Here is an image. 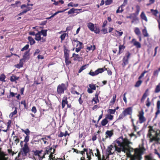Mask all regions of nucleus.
Listing matches in <instances>:
<instances>
[{"mask_svg": "<svg viewBox=\"0 0 160 160\" xmlns=\"http://www.w3.org/2000/svg\"><path fill=\"white\" fill-rule=\"evenodd\" d=\"M149 129L148 135L150 138V142L154 141L157 142L160 141V131H155L152 128V127H149Z\"/></svg>", "mask_w": 160, "mask_h": 160, "instance_id": "nucleus-1", "label": "nucleus"}, {"mask_svg": "<svg viewBox=\"0 0 160 160\" xmlns=\"http://www.w3.org/2000/svg\"><path fill=\"white\" fill-rule=\"evenodd\" d=\"M74 149V152L77 153H80L83 157H82L81 158V160H85L86 157L88 159L86 160H90L91 155L93 154L92 151L91 150L89 149L88 150L87 149H84V151H79L77 149Z\"/></svg>", "mask_w": 160, "mask_h": 160, "instance_id": "nucleus-2", "label": "nucleus"}, {"mask_svg": "<svg viewBox=\"0 0 160 160\" xmlns=\"http://www.w3.org/2000/svg\"><path fill=\"white\" fill-rule=\"evenodd\" d=\"M47 30H42L40 32H38L35 35V39L38 41H39L41 40L42 42L45 41V39L43 38H41V35H42L43 36L46 37L47 35Z\"/></svg>", "mask_w": 160, "mask_h": 160, "instance_id": "nucleus-3", "label": "nucleus"}, {"mask_svg": "<svg viewBox=\"0 0 160 160\" xmlns=\"http://www.w3.org/2000/svg\"><path fill=\"white\" fill-rule=\"evenodd\" d=\"M87 27L91 31L94 32L95 33L98 34L100 32L99 28L96 25L91 23L89 22L87 24Z\"/></svg>", "mask_w": 160, "mask_h": 160, "instance_id": "nucleus-4", "label": "nucleus"}, {"mask_svg": "<svg viewBox=\"0 0 160 160\" xmlns=\"http://www.w3.org/2000/svg\"><path fill=\"white\" fill-rule=\"evenodd\" d=\"M72 43L73 46H76L75 51L77 52H79L82 48V43L78 41L77 39H74L72 41Z\"/></svg>", "mask_w": 160, "mask_h": 160, "instance_id": "nucleus-5", "label": "nucleus"}, {"mask_svg": "<svg viewBox=\"0 0 160 160\" xmlns=\"http://www.w3.org/2000/svg\"><path fill=\"white\" fill-rule=\"evenodd\" d=\"M67 85L64 83L60 84L57 87V92L58 94H61L64 93L67 88Z\"/></svg>", "mask_w": 160, "mask_h": 160, "instance_id": "nucleus-6", "label": "nucleus"}, {"mask_svg": "<svg viewBox=\"0 0 160 160\" xmlns=\"http://www.w3.org/2000/svg\"><path fill=\"white\" fill-rule=\"evenodd\" d=\"M131 53L129 52H127L122 59L123 63L122 65L123 67H124L128 63V60L130 57Z\"/></svg>", "mask_w": 160, "mask_h": 160, "instance_id": "nucleus-7", "label": "nucleus"}, {"mask_svg": "<svg viewBox=\"0 0 160 160\" xmlns=\"http://www.w3.org/2000/svg\"><path fill=\"white\" fill-rule=\"evenodd\" d=\"M53 150V152L55 150L54 149H52V148H50L49 150H46L47 152L45 153L44 155H46L47 154L48 155H49L48 157H49V159H50V160H62L61 158H55V157H53V155L52 153V151Z\"/></svg>", "mask_w": 160, "mask_h": 160, "instance_id": "nucleus-8", "label": "nucleus"}, {"mask_svg": "<svg viewBox=\"0 0 160 160\" xmlns=\"http://www.w3.org/2000/svg\"><path fill=\"white\" fill-rule=\"evenodd\" d=\"M21 151L24 156L27 155V154L29 152V148L28 144H25L21 149Z\"/></svg>", "mask_w": 160, "mask_h": 160, "instance_id": "nucleus-9", "label": "nucleus"}, {"mask_svg": "<svg viewBox=\"0 0 160 160\" xmlns=\"http://www.w3.org/2000/svg\"><path fill=\"white\" fill-rule=\"evenodd\" d=\"M144 112L142 110L139 112V115L138 116L140 123H142L146 121V119L144 116Z\"/></svg>", "mask_w": 160, "mask_h": 160, "instance_id": "nucleus-10", "label": "nucleus"}, {"mask_svg": "<svg viewBox=\"0 0 160 160\" xmlns=\"http://www.w3.org/2000/svg\"><path fill=\"white\" fill-rule=\"evenodd\" d=\"M132 113V108L131 107L125 109L123 112L122 114L124 116L127 115H131Z\"/></svg>", "mask_w": 160, "mask_h": 160, "instance_id": "nucleus-11", "label": "nucleus"}, {"mask_svg": "<svg viewBox=\"0 0 160 160\" xmlns=\"http://www.w3.org/2000/svg\"><path fill=\"white\" fill-rule=\"evenodd\" d=\"M29 50L26 51L23 56V58L22 60L25 61L26 60H28L29 58Z\"/></svg>", "mask_w": 160, "mask_h": 160, "instance_id": "nucleus-12", "label": "nucleus"}, {"mask_svg": "<svg viewBox=\"0 0 160 160\" xmlns=\"http://www.w3.org/2000/svg\"><path fill=\"white\" fill-rule=\"evenodd\" d=\"M157 111L155 113V118L157 117V116L160 113V101H158L157 103Z\"/></svg>", "mask_w": 160, "mask_h": 160, "instance_id": "nucleus-13", "label": "nucleus"}, {"mask_svg": "<svg viewBox=\"0 0 160 160\" xmlns=\"http://www.w3.org/2000/svg\"><path fill=\"white\" fill-rule=\"evenodd\" d=\"M68 101H67V98L66 97H64L63 98L62 103V108H64L65 105L68 104Z\"/></svg>", "mask_w": 160, "mask_h": 160, "instance_id": "nucleus-14", "label": "nucleus"}, {"mask_svg": "<svg viewBox=\"0 0 160 160\" xmlns=\"http://www.w3.org/2000/svg\"><path fill=\"white\" fill-rule=\"evenodd\" d=\"M133 42L134 45L137 48H139L141 47V44L138 42L136 41L135 39H133L132 41Z\"/></svg>", "mask_w": 160, "mask_h": 160, "instance_id": "nucleus-15", "label": "nucleus"}, {"mask_svg": "<svg viewBox=\"0 0 160 160\" xmlns=\"http://www.w3.org/2000/svg\"><path fill=\"white\" fill-rule=\"evenodd\" d=\"M95 155L98 157V160H106V159H104L103 158V155L102 156V159H101V155L99 150L98 149L95 151Z\"/></svg>", "mask_w": 160, "mask_h": 160, "instance_id": "nucleus-16", "label": "nucleus"}, {"mask_svg": "<svg viewBox=\"0 0 160 160\" xmlns=\"http://www.w3.org/2000/svg\"><path fill=\"white\" fill-rule=\"evenodd\" d=\"M141 18L143 20H144L146 22H147L148 21V20L144 12H142L140 15Z\"/></svg>", "mask_w": 160, "mask_h": 160, "instance_id": "nucleus-17", "label": "nucleus"}, {"mask_svg": "<svg viewBox=\"0 0 160 160\" xmlns=\"http://www.w3.org/2000/svg\"><path fill=\"white\" fill-rule=\"evenodd\" d=\"M5 154L4 152L2 151L1 148H0V159L3 160H7L5 157Z\"/></svg>", "mask_w": 160, "mask_h": 160, "instance_id": "nucleus-18", "label": "nucleus"}, {"mask_svg": "<svg viewBox=\"0 0 160 160\" xmlns=\"http://www.w3.org/2000/svg\"><path fill=\"white\" fill-rule=\"evenodd\" d=\"M131 19L132 20V23H137L138 22V18L137 17L135 16V14H134V15L132 16Z\"/></svg>", "mask_w": 160, "mask_h": 160, "instance_id": "nucleus-19", "label": "nucleus"}, {"mask_svg": "<svg viewBox=\"0 0 160 160\" xmlns=\"http://www.w3.org/2000/svg\"><path fill=\"white\" fill-rule=\"evenodd\" d=\"M148 89H147L146 90L145 92L143 94L141 99V102H143L144 100L145 99L147 96L148 95Z\"/></svg>", "mask_w": 160, "mask_h": 160, "instance_id": "nucleus-20", "label": "nucleus"}, {"mask_svg": "<svg viewBox=\"0 0 160 160\" xmlns=\"http://www.w3.org/2000/svg\"><path fill=\"white\" fill-rule=\"evenodd\" d=\"M116 95L115 94L113 95L112 97V99L111 100V101H110L109 103V106H112L113 105L115 102L116 101Z\"/></svg>", "mask_w": 160, "mask_h": 160, "instance_id": "nucleus-21", "label": "nucleus"}, {"mask_svg": "<svg viewBox=\"0 0 160 160\" xmlns=\"http://www.w3.org/2000/svg\"><path fill=\"white\" fill-rule=\"evenodd\" d=\"M21 4V2L20 1H17L15 3L11 4V6L13 8H15L18 7Z\"/></svg>", "mask_w": 160, "mask_h": 160, "instance_id": "nucleus-22", "label": "nucleus"}, {"mask_svg": "<svg viewBox=\"0 0 160 160\" xmlns=\"http://www.w3.org/2000/svg\"><path fill=\"white\" fill-rule=\"evenodd\" d=\"M32 8H31L27 7H26V9L23 10L22 12L19 13V15H21L23 14L26 13L28 11L30 10Z\"/></svg>", "mask_w": 160, "mask_h": 160, "instance_id": "nucleus-23", "label": "nucleus"}, {"mask_svg": "<svg viewBox=\"0 0 160 160\" xmlns=\"http://www.w3.org/2000/svg\"><path fill=\"white\" fill-rule=\"evenodd\" d=\"M134 32L135 34L138 36H140L141 35V32L139 28L138 27L135 28Z\"/></svg>", "mask_w": 160, "mask_h": 160, "instance_id": "nucleus-24", "label": "nucleus"}, {"mask_svg": "<svg viewBox=\"0 0 160 160\" xmlns=\"http://www.w3.org/2000/svg\"><path fill=\"white\" fill-rule=\"evenodd\" d=\"M81 9H75L74 8H72L68 12V14H71L72 13H74L76 11L81 10Z\"/></svg>", "mask_w": 160, "mask_h": 160, "instance_id": "nucleus-25", "label": "nucleus"}, {"mask_svg": "<svg viewBox=\"0 0 160 160\" xmlns=\"http://www.w3.org/2000/svg\"><path fill=\"white\" fill-rule=\"evenodd\" d=\"M142 32L143 35L144 37H148L149 36V35L148 33V32L146 27H144V29L142 30Z\"/></svg>", "mask_w": 160, "mask_h": 160, "instance_id": "nucleus-26", "label": "nucleus"}, {"mask_svg": "<svg viewBox=\"0 0 160 160\" xmlns=\"http://www.w3.org/2000/svg\"><path fill=\"white\" fill-rule=\"evenodd\" d=\"M19 77L14 75H12L10 77V80L11 82H13L18 79Z\"/></svg>", "mask_w": 160, "mask_h": 160, "instance_id": "nucleus-27", "label": "nucleus"}, {"mask_svg": "<svg viewBox=\"0 0 160 160\" xmlns=\"http://www.w3.org/2000/svg\"><path fill=\"white\" fill-rule=\"evenodd\" d=\"M154 92L156 93H158L160 92V83H159L156 86Z\"/></svg>", "mask_w": 160, "mask_h": 160, "instance_id": "nucleus-28", "label": "nucleus"}, {"mask_svg": "<svg viewBox=\"0 0 160 160\" xmlns=\"http://www.w3.org/2000/svg\"><path fill=\"white\" fill-rule=\"evenodd\" d=\"M92 102H94V104H96L97 102H99L98 95L96 94L95 97L92 100Z\"/></svg>", "mask_w": 160, "mask_h": 160, "instance_id": "nucleus-29", "label": "nucleus"}, {"mask_svg": "<svg viewBox=\"0 0 160 160\" xmlns=\"http://www.w3.org/2000/svg\"><path fill=\"white\" fill-rule=\"evenodd\" d=\"M151 12H152V14L156 17V18H159V17H158L157 14L158 13V11L157 10H153L151 9L150 10Z\"/></svg>", "mask_w": 160, "mask_h": 160, "instance_id": "nucleus-30", "label": "nucleus"}, {"mask_svg": "<svg viewBox=\"0 0 160 160\" xmlns=\"http://www.w3.org/2000/svg\"><path fill=\"white\" fill-rule=\"evenodd\" d=\"M28 39L30 42L31 45H33L35 43V40L32 37L30 36L28 37Z\"/></svg>", "mask_w": 160, "mask_h": 160, "instance_id": "nucleus-31", "label": "nucleus"}, {"mask_svg": "<svg viewBox=\"0 0 160 160\" xmlns=\"http://www.w3.org/2000/svg\"><path fill=\"white\" fill-rule=\"evenodd\" d=\"M64 56L65 59L69 58V51H68L67 50L65 49L64 50Z\"/></svg>", "mask_w": 160, "mask_h": 160, "instance_id": "nucleus-32", "label": "nucleus"}, {"mask_svg": "<svg viewBox=\"0 0 160 160\" xmlns=\"http://www.w3.org/2000/svg\"><path fill=\"white\" fill-rule=\"evenodd\" d=\"M39 140L41 142V143H42L43 142L44 144H48V142L47 139H46V138H41L39 139Z\"/></svg>", "mask_w": 160, "mask_h": 160, "instance_id": "nucleus-33", "label": "nucleus"}, {"mask_svg": "<svg viewBox=\"0 0 160 160\" xmlns=\"http://www.w3.org/2000/svg\"><path fill=\"white\" fill-rule=\"evenodd\" d=\"M95 45H90L87 47V49L89 51L92 50L93 51L95 49Z\"/></svg>", "mask_w": 160, "mask_h": 160, "instance_id": "nucleus-34", "label": "nucleus"}, {"mask_svg": "<svg viewBox=\"0 0 160 160\" xmlns=\"http://www.w3.org/2000/svg\"><path fill=\"white\" fill-rule=\"evenodd\" d=\"M106 134L107 135V137L108 136L109 137H111L113 134V133L112 131L108 130L106 132Z\"/></svg>", "mask_w": 160, "mask_h": 160, "instance_id": "nucleus-35", "label": "nucleus"}, {"mask_svg": "<svg viewBox=\"0 0 160 160\" xmlns=\"http://www.w3.org/2000/svg\"><path fill=\"white\" fill-rule=\"evenodd\" d=\"M78 4H73V2H71L68 4V7H76L78 6Z\"/></svg>", "mask_w": 160, "mask_h": 160, "instance_id": "nucleus-36", "label": "nucleus"}, {"mask_svg": "<svg viewBox=\"0 0 160 160\" xmlns=\"http://www.w3.org/2000/svg\"><path fill=\"white\" fill-rule=\"evenodd\" d=\"M17 108H15V110H14V111L13 112H11L10 113V114L9 115V117L10 118H12V117L14 115L16 114H17Z\"/></svg>", "mask_w": 160, "mask_h": 160, "instance_id": "nucleus-37", "label": "nucleus"}, {"mask_svg": "<svg viewBox=\"0 0 160 160\" xmlns=\"http://www.w3.org/2000/svg\"><path fill=\"white\" fill-rule=\"evenodd\" d=\"M125 46L123 45H120L119 46V52L118 53V54H120L121 53V52L122 50H123L125 48Z\"/></svg>", "mask_w": 160, "mask_h": 160, "instance_id": "nucleus-38", "label": "nucleus"}, {"mask_svg": "<svg viewBox=\"0 0 160 160\" xmlns=\"http://www.w3.org/2000/svg\"><path fill=\"white\" fill-rule=\"evenodd\" d=\"M34 155L36 156H39L40 154L42 152V151H39L38 150H36L35 151H32Z\"/></svg>", "mask_w": 160, "mask_h": 160, "instance_id": "nucleus-39", "label": "nucleus"}, {"mask_svg": "<svg viewBox=\"0 0 160 160\" xmlns=\"http://www.w3.org/2000/svg\"><path fill=\"white\" fill-rule=\"evenodd\" d=\"M21 130L26 135V136H29L30 131L28 129H27L25 130H24L22 129H21Z\"/></svg>", "mask_w": 160, "mask_h": 160, "instance_id": "nucleus-40", "label": "nucleus"}, {"mask_svg": "<svg viewBox=\"0 0 160 160\" xmlns=\"http://www.w3.org/2000/svg\"><path fill=\"white\" fill-rule=\"evenodd\" d=\"M123 7V6L121 7V5L119 7L118 9L116 11V13H122L123 11V10L122 9Z\"/></svg>", "mask_w": 160, "mask_h": 160, "instance_id": "nucleus-41", "label": "nucleus"}, {"mask_svg": "<svg viewBox=\"0 0 160 160\" xmlns=\"http://www.w3.org/2000/svg\"><path fill=\"white\" fill-rule=\"evenodd\" d=\"M106 69H105L104 68H100L98 69L97 70H96L97 72V73L98 74L99 73H101L103 72Z\"/></svg>", "mask_w": 160, "mask_h": 160, "instance_id": "nucleus-42", "label": "nucleus"}, {"mask_svg": "<svg viewBox=\"0 0 160 160\" xmlns=\"http://www.w3.org/2000/svg\"><path fill=\"white\" fill-rule=\"evenodd\" d=\"M108 122V121L106 118L103 119L101 122V124L103 126L106 125Z\"/></svg>", "mask_w": 160, "mask_h": 160, "instance_id": "nucleus-43", "label": "nucleus"}, {"mask_svg": "<svg viewBox=\"0 0 160 160\" xmlns=\"http://www.w3.org/2000/svg\"><path fill=\"white\" fill-rule=\"evenodd\" d=\"M142 81L139 80L138 81L135 85V87H138L141 85L142 83Z\"/></svg>", "mask_w": 160, "mask_h": 160, "instance_id": "nucleus-44", "label": "nucleus"}, {"mask_svg": "<svg viewBox=\"0 0 160 160\" xmlns=\"http://www.w3.org/2000/svg\"><path fill=\"white\" fill-rule=\"evenodd\" d=\"M30 137L29 136H26L25 137V138L24 140V142H25V144H28V142L29 141Z\"/></svg>", "mask_w": 160, "mask_h": 160, "instance_id": "nucleus-45", "label": "nucleus"}, {"mask_svg": "<svg viewBox=\"0 0 160 160\" xmlns=\"http://www.w3.org/2000/svg\"><path fill=\"white\" fill-rule=\"evenodd\" d=\"M89 88L91 89H92L93 90H95L96 89V86L95 85L93 84H89Z\"/></svg>", "mask_w": 160, "mask_h": 160, "instance_id": "nucleus-46", "label": "nucleus"}, {"mask_svg": "<svg viewBox=\"0 0 160 160\" xmlns=\"http://www.w3.org/2000/svg\"><path fill=\"white\" fill-rule=\"evenodd\" d=\"M67 35H68V34H67L66 33H64L61 35V36L60 37V38L62 41L63 40L65 39V38L66 37V36Z\"/></svg>", "mask_w": 160, "mask_h": 160, "instance_id": "nucleus-47", "label": "nucleus"}, {"mask_svg": "<svg viewBox=\"0 0 160 160\" xmlns=\"http://www.w3.org/2000/svg\"><path fill=\"white\" fill-rule=\"evenodd\" d=\"M14 142L17 144L19 142V139L17 138V136H14L13 137Z\"/></svg>", "mask_w": 160, "mask_h": 160, "instance_id": "nucleus-48", "label": "nucleus"}, {"mask_svg": "<svg viewBox=\"0 0 160 160\" xmlns=\"http://www.w3.org/2000/svg\"><path fill=\"white\" fill-rule=\"evenodd\" d=\"M116 110V109H109L108 110V112L110 113V114H114Z\"/></svg>", "mask_w": 160, "mask_h": 160, "instance_id": "nucleus-49", "label": "nucleus"}, {"mask_svg": "<svg viewBox=\"0 0 160 160\" xmlns=\"http://www.w3.org/2000/svg\"><path fill=\"white\" fill-rule=\"evenodd\" d=\"M89 74L90 75H91V76H93L98 75L97 73V72L96 71V70L95 71V72H90L89 73Z\"/></svg>", "mask_w": 160, "mask_h": 160, "instance_id": "nucleus-50", "label": "nucleus"}, {"mask_svg": "<svg viewBox=\"0 0 160 160\" xmlns=\"http://www.w3.org/2000/svg\"><path fill=\"white\" fill-rule=\"evenodd\" d=\"M146 160H155L151 156L148 155L145 157Z\"/></svg>", "mask_w": 160, "mask_h": 160, "instance_id": "nucleus-51", "label": "nucleus"}, {"mask_svg": "<svg viewBox=\"0 0 160 160\" xmlns=\"http://www.w3.org/2000/svg\"><path fill=\"white\" fill-rule=\"evenodd\" d=\"M86 65H85L81 67L79 69L78 71V73H80L82 72V70L85 69L86 68Z\"/></svg>", "mask_w": 160, "mask_h": 160, "instance_id": "nucleus-52", "label": "nucleus"}, {"mask_svg": "<svg viewBox=\"0 0 160 160\" xmlns=\"http://www.w3.org/2000/svg\"><path fill=\"white\" fill-rule=\"evenodd\" d=\"M146 102V105L148 107H149L150 106L151 104V102L149 101V98H147V99Z\"/></svg>", "mask_w": 160, "mask_h": 160, "instance_id": "nucleus-53", "label": "nucleus"}, {"mask_svg": "<svg viewBox=\"0 0 160 160\" xmlns=\"http://www.w3.org/2000/svg\"><path fill=\"white\" fill-rule=\"evenodd\" d=\"M113 116L112 115H111V114L108 115L106 118L108 119H109L110 120H112L113 118Z\"/></svg>", "mask_w": 160, "mask_h": 160, "instance_id": "nucleus-54", "label": "nucleus"}, {"mask_svg": "<svg viewBox=\"0 0 160 160\" xmlns=\"http://www.w3.org/2000/svg\"><path fill=\"white\" fill-rule=\"evenodd\" d=\"M156 19L158 21V28L160 31V14H159V18H156Z\"/></svg>", "mask_w": 160, "mask_h": 160, "instance_id": "nucleus-55", "label": "nucleus"}, {"mask_svg": "<svg viewBox=\"0 0 160 160\" xmlns=\"http://www.w3.org/2000/svg\"><path fill=\"white\" fill-rule=\"evenodd\" d=\"M29 47V45L28 44H27L21 49V51H23L25 50H26Z\"/></svg>", "mask_w": 160, "mask_h": 160, "instance_id": "nucleus-56", "label": "nucleus"}, {"mask_svg": "<svg viewBox=\"0 0 160 160\" xmlns=\"http://www.w3.org/2000/svg\"><path fill=\"white\" fill-rule=\"evenodd\" d=\"M65 61L66 63V65H68L71 63V62L69 60V58L68 59H65Z\"/></svg>", "mask_w": 160, "mask_h": 160, "instance_id": "nucleus-57", "label": "nucleus"}, {"mask_svg": "<svg viewBox=\"0 0 160 160\" xmlns=\"http://www.w3.org/2000/svg\"><path fill=\"white\" fill-rule=\"evenodd\" d=\"M5 76L4 75H2L0 77V81H5L4 79Z\"/></svg>", "mask_w": 160, "mask_h": 160, "instance_id": "nucleus-58", "label": "nucleus"}, {"mask_svg": "<svg viewBox=\"0 0 160 160\" xmlns=\"http://www.w3.org/2000/svg\"><path fill=\"white\" fill-rule=\"evenodd\" d=\"M136 8L137 10L136 12L137 14H138L140 11V7L139 5H137L136 6Z\"/></svg>", "mask_w": 160, "mask_h": 160, "instance_id": "nucleus-59", "label": "nucleus"}, {"mask_svg": "<svg viewBox=\"0 0 160 160\" xmlns=\"http://www.w3.org/2000/svg\"><path fill=\"white\" fill-rule=\"evenodd\" d=\"M4 90L3 88H0V96L4 95Z\"/></svg>", "mask_w": 160, "mask_h": 160, "instance_id": "nucleus-60", "label": "nucleus"}, {"mask_svg": "<svg viewBox=\"0 0 160 160\" xmlns=\"http://www.w3.org/2000/svg\"><path fill=\"white\" fill-rule=\"evenodd\" d=\"M31 111L32 112L35 113L37 112L36 108L35 106H33L32 108Z\"/></svg>", "mask_w": 160, "mask_h": 160, "instance_id": "nucleus-61", "label": "nucleus"}, {"mask_svg": "<svg viewBox=\"0 0 160 160\" xmlns=\"http://www.w3.org/2000/svg\"><path fill=\"white\" fill-rule=\"evenodd\" d=\"M112 0H107L105 2V5H107L110 4L111 3Z\"/></svg>", "mask_w": 160, "mask_h": 160, "instance_id": "nucleus-62", "label": "nucleus"}, {"mask_svg": "<svg viewBox=\"0 0 160 160\" xmlns=\"http://www.w3.org/2000/svg\"><path fill=\"white\" fill-rule=\"evenodd\" d=\"M158 71L157 70H156L154 71L153 75L154 76H156V77H158Z\"/></svg>", "mask_w": 160, "mask_h": 160, "instance_id": "nucleus-63", "label": "nucleus"}, {"mask_svg": "<svg viewBox=\"0 0 160 160\" xmlns=\"http://www.w3.org/2000/svg\"><path fill=\"white\" fill-rule=\"evenodd\" d=\"M154 152L155 154L157 155H158V157L159 158H160V154L159 153V152H158V151L156 149H154Z\"/></svg>", "mask_w": 160, "mask_h": 160, "instance_id": "nucleus-64", "label": "nucleus"}]
</instances>
